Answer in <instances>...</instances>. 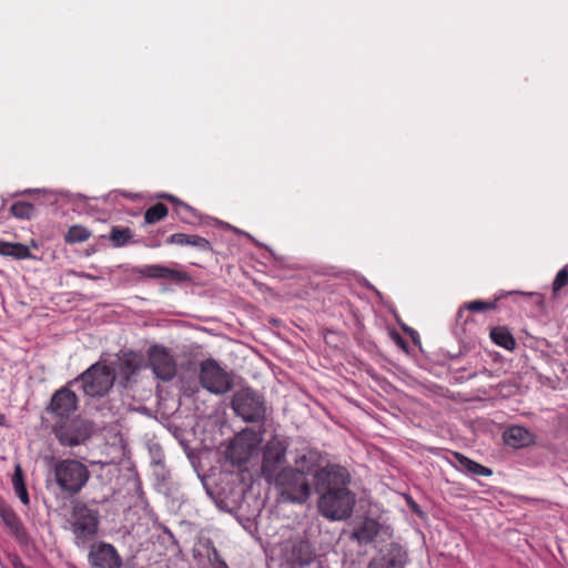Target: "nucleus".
I'll list each match as a JSON object with an SVG mask.
<instances>
[{"instance_id": "1", "label": "nucleus", "mask_w": 568, "mask_h": 568, "mask_svg": "<svg viewBox=\"0 0 568 568\" xmlns=\"http://www.w3.org/2000/svg\"><path fill=\"white\" fill-rule=\"evenodd\" d=\"M351 475L336 464L321 467L314 474V489L320 495L318 511L327 519L343 520L351 517L355 496L348 489Z\"/></svg>"}, {"instance_id": "2", "label": "nucleus", "mask_w": 568, "mask_h": 568, "mask_svg": "<svg viewBox=\"0 0 568 568\" xmlns=\"http://www.w3.org/2000/svg\"><path fill=\"white\" fill-rule=\"evenodd\" d=\"M115 381L114 369L105 362H97L71 379L69 385L80 384V388L88 397H103L113 387Z\"/></svg>"}, {"instance_id": "3", "label": "nucleus", "mask_w": 568, "mask_h": 568, "mask_svg": "<svg viewBox=\"0 0 568 568\" xmlns=\"http://www.w3.org/2000/svg\"><path fill=\"white\" fill-rule=\"evenodd\" d=\"M52 471L58 487L70 496L79 494L91 476L88 466L73 458L57 460Z\"/></svg>"}, {"instance_id": "4", "label": "nucleus", "mask_w": 568, "mask_h": 568, "mask_svg": "<svg viewBox=\"0 0 568 568\" xmlns=\"http://www.w3.org/2000/svg\"><path fill=\"white\" fill-rule=\"evenodd\" d=\"M99 525L100 519L97 509H92L85 504L75 505L71 521L74 545L81 549L88 548L98 536Z\"/></svg>"}, {"instance_id": "5", "label": "nucleus", "mask_w": 568, "mask_h": 568, "mask_svg": "<svg viewBox=\"0 0 568 568\" xmlns=\"http://www.w3.org/2000/svg\"><path fill=\"white\" fill-rule=\"evenodd\" d=\"M270 484L275 485L285 500L294 504L306 503L312 494L308 478L302 471L294 470L293 467L282 468L280 475Z\"/></svg>"}, {"instance_id": "6", "label": "nucleus", "mask_w": 568, "mask_h": 568, "mask_svg": "<svg viewBox=\"0 0 568 568\" xmlns=\"http://www.w3.org/2000/svg\"><path fill=\"white\" fill-rule=\"evenodd\" d=\"M234 413L246 423H262L266 416V402L257 390L246 387L236 390L231 400Z\"/></svg>"}, {"instance_id": "7", "label": "nucleus", "mask_w": 568, "mask_h": 568, "mask_svg": "<svg viewBox=\"0 0 568 568\" xmlns=\"http://www.w3.org/2000/svg\"><path fill=\"white\" fill-rule=\"evenodd\" d=\"M281 565L288 568H304L315 560V550L312 544L302 538H290L280 545Z\"/></svg>"}, {"instance_id": "8", "label": "nucleus", "mask_w": 568, "mask_h": 568, "mask_svg": "<svg viewBox=\"0 0 568 568\" xmlns=\"http://www.w3.org/2000/svg\"><path fill=\"white\" fill-rule=\"evenodd\" d=\"M261 436L252 430L245 429L239 433L230 443L226 449V458L231 464L242 466L258 452Z\"/></svg>"}, {"instance_id": "9", "label": "nucleus", "mask_w": 568, "mask_h": 568, "mask_svg": "<svg viewBox=\"0 0 568 568\" xmlns=\"http://www.w3.org/2000/svg\"><path fill=\"white\" fill-rule=\"evenodd\" d=\"M200 383L212 394L223 395L233 387L232 378L215 359H205L200 364Z\"/></svg>"}, {"instance_id": "10", "label": "nucleus", "mask_w": 568, "mask_h": 568, "mask_svg": "<svg viewBox=\"0 0 568 568\" xmlns=\"http://www.w3.org/2000/svg\"><path fill=\"white\" fill-rule=\"evenodd\" d=\"M92 430L93 424L90 420L75 418L69 423L54 426L53 434L61 445L74 447L88 440Z\"/></svg>"}, {"instance_id": "11", "label": "nucleus", "mask_w": 568, "mask_h": 568, "mask_svg": "<svg viewBox=\"0 0 568 568\" xmlns=\"http://www.w3.org/2000/svg\"><path fill=\"white\" fill-rule=\"evenodd\" d=\"M149 366L156 378L172 381L176 375V361L172 351L163 345H152L148 352Z\"/></svg>"}, {"instance_id": "12", "label": "nucleus", "mask_w": 568, "mask_h": 568, "mask_svg": "<svg viewBox=\"0 0 568 568\" xmlns=\"http://www.w3.org/2000/svg\"><path fill=\"white\" fill-rule=\"evenodd\" d=\"M286 444L277 437L271 438L264 446L261 471L267 483L280 475L281 467L286 459Z\"/></svg>"}, {"instance_id": "13", "label": "nucleus", "mask_w": 568, "mask_h": 568, "mask_svg": "<svg viewBox=\"0 0 568 568\" xmlns=\"http://www.w3.org/2000/svg\"><path fill=\"white\" fill-rule=\"evenodd\" d=\"M88 548V561L91 568L122 567V558L113 545L105 541H98L92 542Z\"/></svg>"}, {"instance_id": "14", "label": "nucleus", "mask_w": 568, "mask_h": 568, "mask_svg": "<svg viewBox=\"0 0 568 568\" xmlns=\"http://www.w3.org/2000/svg\"><path fill=\"white\" fill-rule=\"evenodd\" d=\"M69 383L55 390L47 407V412L58 418H69L77 412L79 398L77 394L70 389Z\"/></svg>"}, {"instance_id": "15", "label": "nucleus", "mask_w": 568, "mask_h": 568, "mask_svg": "<svg viewBox=\"0 0 568 568\" xmlns=\"http://www.w3.org/2000/svg\"><path fill=\"white\" fill-rule=\"evenodd\" d=\"M407 551L398 544H389L369 561L367 568H405Z\"/></svg>"}, {"instance_id": "16", "label": "nucleus", "mask_w": 568, "mask_h": 568, "mask_svg": "<svg viewBox=\"0 0 568 568\" xmlns=\"http://www.w3.org/2000/svg\"><path fill=\"white\" fill-rule=\"evenodd\" d=\"M142 367V355L133 351H126L118 356L114 369H116L120 376V383L125 386Z\"/></svg>"}, {"instance_id": "17", "label": "nucleus", "mask_w": 568, "mask_h": 568, "mask_svg": "<svg viewBox=\"0 0 568 568\" xmlns=\"http://www.w3.org/2000/svg\"><path fill=\"white\" fill-rule=\"evenodd\" d=\"M504 443L515 449L527 447L535 443V435L527 428L518 425L508 427L503 435Z\"/></svg>"}, {"instance_id": "18", "label": "nucleus", "mask_w": 568, "mask_h": 568, "mask_svg": "<svg viewBox=\"0 0 568 568\" xmlns=\"http://www.w3.org/2000/svg\"><path fill=\"white\" fill-rule=\"evenodd\" d=\"M453 457L455 463L453 464L454 468L460 473L473 476H483L489 477L493 475V469L486 467L484 465L478 464L477 462L468 458L462 453L454 452Z\"/></svg>"}, {"instance_id": "19", "label": "nucleus", "mask_w": 568, "mask_h": 568, "mask_svg": "<svg viewBox=\"0 0 568 568\" xmlns=\"http://www.w3.org/2000/svg\"><path fill=\"white\" fill-rule=\"evenodd\" d=\"M144 277L149 278H165L174 282H182L187 278L186 274L164 265H144L136 271Z\"/></svg>"}, {"instance_id": "20", "label": "nucleus", "mask_w": 568, "mask_h": 568, "mask_svg": "<svg viewBox=\"0 0 568 568\" xmlns=\"http://www.w3.org/2000/svg\"><path fill=\"white\" fill-rule=\"evenodd\" d=\"M168 244L185 246L190 245L203 252H212V245L205 237L195 234L174 233L166 241Z\"/></svg>"}, {"instance_id": "21", "label": "nucleus", "mask_w": 568, "mask_h": 568, "mask_svg": "<svg viewBox=\"0 0 568 568\" xmlns=\"http://www.w3.org/2000/svg\"><path fill=\"white\" fill-rule=\"evenodd\" d=\"M321 463V454L315 449H305L297 454L294 464V470L302 471L307 477L308 474H315Z\"/></svg>"}, {"instance_id": "22", "label": "nucleus", "mask_w": 568, "mask_h": 568, "mask_svg": "<svg viewBox=\"0 0 568 568\" xmlns=\"http://www.w3.org/2000/svg\"><path fill=\"white\" fill-rule=\"evenodd\" d=\"M381 525L377 520L366 518L353 530L352 537L361 544H369L379 534Z\"/></svg>"}, {"instance_id": "23", "label": "nucleus", "mask_w": 568, "mask_h": 568, "mask_svg": "<svg viewBox=\"0 0 568 568\" xmlns=\"http://www.w3.org/2000/svg\"><path fill=\"white\" fill-rule=\"evenodd\" d=\"M0 517L9 530L19 539L26 540L27 534L18 515L8 506L0 505Z\"/></svg>"}, {"instance_id": "24", "label": "nucleus", "mask_w": 568, "mask_h": 568, "mask_svg": "<svg viewBox=\"0 0 568 568\" xmlns=\"http://www.w3.org/2000/svg\"><path fill=\"white\" fill-rule=\"evenodd\" d=\"M490 338L496 345L507 351H513L516 347V341L507 327L497 326L491 328Z\"/></svg>"}, {"instance_id": "25", "label": "nucleus", "mask_w": 568, "mask_h": 568, "mask_svg": "<svg viewBox=\"0 0 568 568\" xmlns=\"http://www.w3.org/2000/svg\"><path fill=\"white\" fill-rule=\"evenodd\" d=\"M12 486L16 491V495L20 499V501L23 505H29L30 498L29 494L27 491L24 477H23V470L20 464H17L14 466V473L12 475Z\"/></svg>"}, {"instance_id": "26", "label": "nucleus", "mask_w": 568, "mask_h": 568, "mask_svg": "<svg viewBox=\"0 0 568 568\" xmlns=\"http://www.w3.org/2000/svg\"><path fill=\"white\" fill-rule=\"evenodd\" d=\"M11 214L20 220H30L36 214V207L33 204L26 201H17L10 207Z\"/></svg>"}, {"instance_id": "27", "label": "nucleus", "mask_w": 568, "mask_h": 568, "mask_svg": "<svg viewBox=\"0 0 568 568\" xmlns=\"http://www.w3.org/2000/svg\"><path fill=\"white\" fill-rule=\"evenodd\" d=\"M91 232L82 225H72L69 227L64 240L69 244L82 243L89 240Z\"/></svg>"}, {"instance_id": "28", "label": "nucleus", "mask_w": 568, "mask_h": 568, "mask_svg": "<svg viewBox=\"0 0 568 568\" xmlns=\"http://www.w3.org/2000/svg\"><path fill=\"white\" fill-rule=\"evenodd\" d=\"M109 239L112 242L113 246L121 247L130 242V240L132 239V232L129 227L113 226L110 232Z\"/></svg>"}, {"instance_id": "29", "label": "nucleus", "mask_w": 568, "mask_h": 568, "mask_svg": "<svg viewBox=\"0 0 568 568\" xmlns=\"http://www.w3.org/2000/svg\"><path fill=\"white\" fill-rule=\"evenodd\" d=\"M168 207L162 203H156L149 207L144 213V221L148 224L156 223L168 215Z\"/></svg>"}, {"instance_id": "30", "label": "nucleus", "mask_w": 568, "mask_h": 568, "mask_svg": "<svg viewBox=\"0 0 568 568\" xmlns=\"http://www.w3.org/2000/svg\"><path fill=\"white\" fill-rule=\"evenodd\" d=\"M495 307H496L495 302H484V301L476 300V301H471V302L465 304V306L458 311V314L462 315L464 312V308H466L468 311H473V312H485L488 310H493Z\"/></svg>"}, {"instance_id": "31", "label": "nucleus", "mask_w": 568, "mask_h": 568, "mask_svg": "<svg viewBox=\"0 0 568 568\" xmlns=\"http://www.w3.org/2000/svg\"><path fill=\"white\" fill-rule=\"evenodd\" d=\"M9 256L17 260H26L30 258L32 255L27 245L21 243H10Z\"/></svg>"}, {"instance_id": "32", "label": "nucleus", "mask_w": 568, "mask_h": 568, "mask_svg": "<svg viewBox=\"0 0 568 568\" xmlns=\"http://www.w3.org/2000/svg\"><path fill=\"white\" fill-rule=\"evenodd\" d=\"M207 558L212 565V568H227L226 564L222 560L219 551L211 541L207 545Z\"/></svg>"}, {"instance_id": "33", "label": "nucleus", "mask_w": 568, "mask_h": 568, "mask_svg": "<svg viewBox=\"0 0 568 568\" xmlns=\"http://www.w3.org/2000/svg\"><path fill=\"white\" fill-rule=\"evenodd\" d=\"M567 284H568V271H567V267H564L557 273V275L552 282V291L556 293V292L560 291Z\"/></svg>"}, {"instance_id": "34", "label": "nucleus", "mask_w": 568, "mask_h": 568, "mask_svg": "<svg viewBox=\"0 0 568 568\" xmlns=\"http://www.w3.org/2000/svg\"><path fill=\"white\" fill-rule=\"evenodd\" d=\"M163 538L170 541L172 545L176 546L178 541L173 535V532L168 527H162Z\"/></svg>"}, {"instance_id": "35", "label": "nucleus", "mask_w": 568, "mask_h": 568, "mask_svg": "<svg viewBox=\"0 0 568 568\" xmlns=\"http://www.w3.org/2000/svg\"><path fill=\"white\" fill-rule=\"evenodd\" d=\"M10 243L0 241V255L9 256Z\"/></svg>"}, {"instance_id": "36", "label": "nucleus", "mask_w": 568, "mask_h": 568, "mask_svg": "<svg viewBox=\"0 0 568 568\" xmlns=\"http://www.w3.org/2000/svg\"><path fill=\"white\" fill-rule=\"evenodd\" d=\"M529 296L534 297L535 298V302L540 305L541 307H544V297L541 294H538V293H530Z\"/></svg>"}, {"instance_id": "37", "label": "nucleus", "mask_w": 568, "mask_h": 568, "mask_svg": "<svg viewBox=\"0 0 568 568\" xmlns=\"http://www.w3.org/2000/svg\"><path fill=\"white\" fill-rule=\"evenodd\" d=\"M162 197L168 199L171 202H180L175 196L170 194H164Z\"/></svg>"}, {"instance_id": "38", "label": "nucleus", "mask_w": 568, "mask_h": 568, "mask_svg": "<svg viewBox=\"0 0 568 568\" xmlns=\"http://www.w3.org/2000/svg\"><path fill=\"white\" fill-rule=\"evenodd\" d=\"M81 277H85V278H90V280H95L97 277L91 275V274H88V273H81L80 274Z\"/></svg>"}, {"instance_id": "39", "label": "nucleus", "mask_w": 568, "mask_h": 568, "mask_svg": "<svg viewBox=\"0 0 568 568\" xmlns=\"http://www.w3.org/2000/svg\"><path fill=\"white\" fill-rule=\"evenodd\" d=\"M0 425H6V416L0 413Z\"/></svg>"}, {"instance_id": "40", "label": "nucleus", "mask_w": 568, "mask_h": 568, "mask_svg": "<svg viewBox=\"0 0 568 568\" xmlns=\"http://www.w3.org/2000/svg\"><path fill=\"white\" fill-rule=\"evenodd\" d=\"M17 568H31V567L26 566V565H20V566H19V567H17Z\"/></svg>"}, {"instance_id": "41", "label": "nucleus", "mask_w": 568, "mask_h": 568, "mask_svg": "<svg viewBox=\"0 0 568 568\" xmlns=\"http://www.w3.org/2000/svg\"><path fill=\"white\" fill-rule=\"evenodd\" d=\"M185 209H190L187 204L181 203Z\"/></svg>"}]
</instances>
